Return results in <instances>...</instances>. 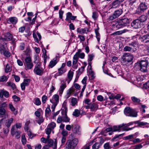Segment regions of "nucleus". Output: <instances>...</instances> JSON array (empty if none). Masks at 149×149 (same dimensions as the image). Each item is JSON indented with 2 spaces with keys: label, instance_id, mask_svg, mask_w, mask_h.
Listing matches in <instances>:
<instances>
[{
  "label": "nucleus",
  "instance_id": "obj_1",
  "mask_svg": "<svg viewBox=\"0 0 149 149\" xmlns=\"http://www.w3.org/2000/svg\"><path fill=\"white\" fill-rule=\"evenodd\" d=\"M146 58L145 60H141L140 61L136 63L134 67V70H140L141 72H146L147 71V66L148 65V61Z\"/></svg>",
  "mask_w": 149,
  "mask_h": 149
},
{
  "label": "nucleus",
  "instance_id": "obj_39",
  "mask_svg": "<svg viewBox=\"0 0 149 149\" xmlns=\"http://www.w3.org/2000/svg\"><path fill=\"white\" fill-rule=\"evenodd\" d=\"M101 146L99 144V143L97 142H95L92 146L93 149H98Z\"/></svg>",
  "mask_w": 149,
  "mask_h": 149
},
{
  "label": "nucleus",
  "instance_id": "obj_63",
  "mask_svg": "<svg viewBox=\"0 0 149 149\" xmlns=\"http://www.w3.org/2000/svg\"><path fill=\"white\" fill-rule=\"evenodd\" d=\"M51 110L49 108H47L45 110V116H47V115H48L49 112H50Z\"/></svg>",
  "mask_w": 149,
  "mask_h": 149
},
{
  "label": "nucleus",
  "instance_id": "obj_12",
  "mask_svg": "<svg viewBox=\"0 0 149 149\" xmlns=\"http://www.w3.org/2000/svg\"><path fill=\"white\" fill-rule=\"evenodd\" d=\"M66 15V17L65 19L66 21H69L70 19L74 20L77 18V16H73L72 13L70 12L67 13Z\"/></svg>",
  "mask_w": 149,
  "mask_h": 149
},
{
  "label": "nucleus",
  "instance_id": "obj_49",
  "mask_svg": "<svg viewBox=\"0 0 149 149\" xmlns=\"http://www.w3.org/2000/svg\"><path fill=\"white\" fill-rule=\"evenodd\" d=\"M61 134L62 135V137H66L68 135V132L65 130H63L61 132Z\"/></svg>",
  "mask_w": 149,
  "mask_h": 149
},
{
  "label": "nucleus",
  "instance_id": "obj_40",
  "mask_svg": "<svg viewBox=\"0 0 149 149\" xmlns=\"http://www.w3.org/2000/svg\"><path fill=\"white\" fill-rule=\"evenodd\" d=\"M134 136V134L130 135L124 137L123 138V139L125 140H130L133 138Z\"/></svg>",
  "mask_w": 149,
  "mask_h": 149
},
{
  "label": "nucleus",
  "instance_id": "obj_52",
  "mask_svg": "<svg viewBox=\"0 0 149 149\" xmlns=\"http://www.w3.org/2000/svg\"><path fill=\"white\" fill-rule=\"evenodd\" d=\"M25 61L24 65L32 62L31 58L29 57H26L25 59Z\"/></svg>",
  "mask_w": 149,
  "mask_h": 149
},
{
  "label": "nucleus",
  "instance_id": "obj_18",
  "mask_svg": "<svg viewBox=\"0 0 149 149\" xmlns=\"http://www.w3.org/2000/svg\"><path fill=\"white\" fill-rule=\"evenodd\" d=\"M139 38L141 42H143L145 43L148 42H149V34L145 35Z\"/></svg>",
  "mask_w": 149,
  "mask_h": 149
},
{
  "label": "nucleus",
  "instance_id": "obj_30",
  "mask_svg": "<svg viewBox=\"0 0 149 149\" xmlns=\"http://www.w3.org/2000/svg\"><path fill=\"white\" fill-rule=\"evenodd\" d=\"M74 72L70 70L68 74V78L69 79V81L68 82V83H69L70 81L72 79L73 76Z\"/></svg>",
  "mask_w": 149,
  "mask_h": 149
},
{
  "label": "nucleus",
  "instance_id": "obj_11",
  "mask_svg": "<svg viewBox=\"0 0 149 149\" xmlns=\"http://www.w3.org/2000/svg\"><path fill=\"white\" fill-rule=\"evenodd\" d=\"M47 142L48 143V146L49 147L52 146L53 148L54 149H56L57 147V141L55 140V141L54 143V141L53 140L51 139H48L47 140Z\"/></svg>",
  "mask_w": 149,
  "mask_h": 149
},
{
  "label": "nucleus",
  "instance_id": "obj_54",
  "mask_svg": "<svg viewBox=\"0 0 149 149\" xmlns=\"http://www.w3.org/2000/svg\"><path fill=\"white\" fill-rule=\"evenodd\" d=\"M30 123L29 121H27L25 124L24 125V130L26 131H28L29 130V125Z\"/></svg>",
  "mask_w": 149,
  "mask_h": 149
},
{
  "label": "nucleus",
  "instance_id": "obj_7",
  "mask_svg": "<svg viewBox=\"0 0 149 149\" xmlns=\"http://www.w3.org/2000/svg\"><path fill=\"white\" fill-rule=\"evenodd\" d=\"M144 24H142L137 19L134 20L131 23V26L134 29H139L144 27Z\"/></svg>",
  "mask_w": 149,
  "mask_h": 149
},
{
  "label": "nucleus",
  "instance_id": "obj_60",
  "mask_svg": "<svg viewBox=\"0 0 149 149\" xmlns=\"http://www.w3.org/2000/svg\"><path fill=\"white\" fill-rule=\"evenodd\" d=\"M12 97L15 102H16L19 101L20 100V98L19 97L15 95L13 96Z\"/></svg>",
  "mask_w": 149,
  "mask_h": 149
},
{
  "label": "nucleus",
  "instance_id": "obj_34",
  "mask_svg": "<svg viewBox=\"0 0 149 149\" xmlns=\"http://www.w3.org/2000/svg\"><path fill=\"white\" fill-rule=\"evenodd\" d=\"M137 115V112L134 109H132L131 111L130 115L129 116L136 117Z\"/></svg>",
  "mask_w": 149,
  "mask_h": 149
},
{
  "label": "nucleus",
  "instance_id": "obj_15",
  "mask_svg": "<svg viewBox=\"0 0 149 149\" xmlns=\"http://www.w3.org/2000/svg\"><path fill=\"white\" fill-rule=\"evenodd\" d=\"M125 124L123 123L122 124L118 125V126L114 125L113 127V132L116 131H120L121 128L125 126Z\"/></svg>",
  "mask_w": 149,
  "mask_h": 149
},
{
  "label": "nucleus",
  "instance_id": "obj_2",
  "mask_svg": "<svg viewBox=\"0 0 149 149\" xmlns=\"http://www.w3.org/2000/svg\"><path fill=\"white\" fill-rule=\"evenodd\" d=\"M78 143L77 138H74L72 140H68L66 143L65 149H74Z\"/></svg>",
  "mask_w": 149,
  "mask_h": 149
},
{
  "label": "nucleus",
  "instance_id": "obj_5",
  "mask_svg": "<svg viewBox=\"0 0 149 149\" xmlns=\"http://www.w3.org/2000/svg\"><path fill=\"white\" fill-rule=\"evenodd\" d=\"M123 11V10L121 8L115 11L112 15L109 16L108 19L109 21H112L121 15Z\"/></svg>",
  "mask_w": 149,
  "mask_h": 149
},
{
  "label": "nucleus",
  "instance_id": "obj_29",
  "mask_svg": "<svg viewBox=\"0 0 149 149\" xmlns=\"http://www.w3.org/2000/svg\"><path fill=\"white\" fill-rule=\"evenodd\" d=\"M74 89L72 87L70 88L68 91L66 97L67 98H68L71 95L74 91Z\"/></svg>",
  "mask_w": 149,
  "mask_h": 149
},
{
  "label": "nucleus",
  "instance_id": "obj_23",
  "mask_svg": "<svg viewBox=\"0 0 149 149\" xmlns=\"http://www.w3.org/2000/svg\"><path fill=\"white\" fill-rule=\"evenodd\" d=\"M88 29L87 28H85L84 29H79L78 28L77 29V31L78 33L81 34L83 33H87L88 31Z\"/></svg>",
  "mask_w": 149,
  "mask_h": 149
},
{
  "label": "nucleus",
  "instance_id": "obj_33",
  "mask_svg": "<svg viewBox=\"0 0 149 149\" xmlns=\"http://www.w3.org/2000/svg\"><path fill=\"white\" fill-rule=\"evenodd\" d=\"M26 70L31 69L33 66V64L32 62L25 65Z\"/></svg>",
  "mask_w": 149,
  "mask_h": 149
},
{
  "label": "nucleus",
  "instance_id": "obj_28",
  "mask_svg": "<svg viewBox=\"0 0 149 149\" xmlns=\"http://www.w3.org/2000/svg\"><path fill=\"white\" fill-rule=\"evenodd\" d=\"M132 109L130 107L125 108L124 110V113L126 116H129Z\"/></svg>",
  "mask_w": 149,
  "mask_h": 149
},
{
  "label": "nucleus",
  "instance_id": "obj_38",
  "mask_svg": "<svg viewBox=\"0 0 149 149\" xmlns=\"http://www.w3.org/2000/svg\"><path fill=\"white\" fill-rule=\"evenodd\" d=\"M6 110L4 108L0 107V115H6Z\"/></svg>",
  "mask_w": 149,
  "mask_h": 149
},
{
  "label": "nucleus",
  "instance_id": "obj_16",
  "mask_svg": "<svg viewBox=\"0 0 149 149\" xmlns=\"http://www.w3.org/2000/svg\"><path fill=\"white\" fill-rule=\"evenodd\" d=\"M3 96L6 97H8L9 96V93L7 91L3 89L0 92V97L3 98Z\"/></svg>",
  "mask_w": 149,
  "mask_h": 149
},
{
  "label": "nucleus",
  "instance_id": "obj_43",
  "mask_svg": "<svg viewBox=\"0 0 149 149\" xmlns=\"http://www.w3.org/2000/svg\"><path fill=\"white\" fill-rule=\"evenodd\" d=\"M31 52V51L29 47H28L26 48V51H24V54L25 55L27 56H29L30 55Z\"/></svg>",
  "mask_w": 149,
  "mask_h": 149
},
{
  "label": "nucleus",
  "instance_id": "obj_14",
  "mask_svg": "<svg viewBox=\"0 0 149 149\" xmlns=\"http://www.w3.org/2000/svg\"><path fill=\"white\" fill-rule=\"evenodd\" d=\"M17 21V19L16 17H11L9 18L7 20V22L8 24H15Z\"/></svg>",
  "mask_w": 149,
  "mask_h": 149
},
{
  "label": "nucleus",
  "instance_id": "obj_21",
  "mask_svg": "<svg viewBox=\"0 0 149 149\" xmlns=\"http://www.w3.org/2000/svg\"><path fill=\"white\" fill-rule=\"evenodd\" d=\"M137 19L140 21L142 24H144L143 23L145 22L147 19V17L145 15H141Z\"/></svg>",
  "mask_w": 149,
  "mask_h": 149
},
{
  "label": "nucleus",
  "instance_id": "obj_61",
  "mask_svg": "<svg viewBox=\"0 0 149 149\" xmlns=\"http://www.w3.org/2000/svg\"><path fill=\"white\" fill-rule=\"evenodd\" d=\"M59 17L60 19H62V20H63V15L64 13V12L63 11L61 10H59Z\"/></svg>",
  "mask_w": 149,
  "mask_h": 149
},
{
  "label": "nucleus",
  "instance_id": "obj_53",
  "mask_svg": "<svg viewBox=\"0 0 149 149\" xmlns=\"http://www.w3.org/2000/svg\"><path fill=\"white\" fill-rule=\"evenodd\" d=\"M44 121V119L42 117H40L39 119L37 121V123L40 125Z\"/></svg>",
  "mask_w": 149,
  "mask_h": 149
},
{
  "label": "nucleus",
  "instance_id": "obj_10",
  "mask_svg": "<svg viewBox=\"0 0 149 149\" xmlns=\"http://www.w3.org/2000/svg\"><path fill=\"white\" fill-rule=\"evenodd\" d=\"M30 81V80L29 79H24L23 82L21 84V87L22 91L25 90L26 86H28Z\"/></svg>",
  "mask_w": 149,
  "mask_h": 149
},
{
  "label": "nucleus",
  "instance_id": "obj_8",
  "mask_svg": "<svg viewBox=\"0 0 149 149\" xmlns=\"http://www.w3.org/2000/svg\"><path fill=\"white\" fill-rule=\"evenodd\" d=\"M87 105L85 106L86 109H90L91 111H93L98 107L99 105L96 103H86Z\"/></svg>",
  "mask_w": 149,
  "mask_h": 149
},
{
  "label": "nucleus",
  "instance_id": "obj_57",
  "mask_svg": "<svg viewBox=\"0 0 149 149\" xmlns=\"http://www.w3.org/2000/svg\"><path fill=\"white\" fill-rule=\"evenodd\" d=\"M6 49V47H5L4 46L2 45H0V51L1 53L2 52H4Z\"/></svg>",
  "mask_w": 149,
  "mask_h": 149
},
{
  "label": "nucleus",
  "instance_id": "obj_13",
  "mask_svg": "<svg viewBox=\"0 0 149 149\" xmlns=\"http://www.w3.org/2000/svg\"><path fill=\"white\" fill-rule=\"evenodd\" d=\"M43 71L44 70L43 69L37 67L35 68L33 71L35 73L39 76L42 75L43 73Z\"/></svg>",
  "mask_w": 149,
  "mask_h": 149
},
{
  "label": "nucleus",
  "instance_id": "obj_20",
  "mask_svg": "<svg viewBox=\"0 0 149 149\" xmlns=\"http://www.w3.org/2000/svg\"><path fill=\"white\" fill-rule=\"evenodd\" d=\"M120 20L124 27L127 26L130 22L129 19L127 18H124Z\"/></svg>",
  "mask_w": 149,
  "mask_h": 149
},
{
  "label": "nucleus",
  "instance_id": "obj_47",
  "mask_svg": "<svg viewBox=\"0 0 149 149\" xmlns=\"http://www.w3.org/2000/svg\"><path fill=\"white\" fill-rule=\"evenodd\" d=\"M104 149H111V147L110 146L109 143V142L105 143L104 145Z\"/></svg>",
  "mask_w": 149,
  "mask_h": 149
},
{
  "label": "nucleus",
  "instance_id": "obj_26",
  "mask_svg": "<svg viewBox=\"0 0 149 149\" xmlns=\"http://www.w3.org/2000/svg\"><path fill=\"white\" fill-rule=\"evenodd\" d=\"M114 26L115 28H117V29H119L124 27L120 20L116 23Z\"/></svg>",
  "mask_w": 149,
  "mask_h": 149
},
{
  "label": "nucleus",
  "instance_id": "obj_46",
  "mask_svg": "<svg viewBox=\"0 0 149 149\" xmlns=\"http://www.w3.org/2000/svg\"><path fill=\"white\" fill-rule=\"evenodd\" d=\"M132 48L128 46H126L124 48L123 50L124 52H130L132 49Z\"/></svg>",
  "mask_w": 149,
  "mask_h": 149
},
{
  "label": "nucleus",
  "instance_id": "obj_27",
  "mask_svg": "<svg viewBox=\"0 0 149 149\" xmlns=\"http://www.w3.org/2000/svg\"><path fill=\"white\" fill-rule=\"evenodd\" d=\"M113 132V128L112 127H109L107 128L105 130L103 131H102L100 133V134L101 135H103L104 136H105L106 135L104 134V133H106L108 132Z\"/></svg>",
  "mask_w": 149,
  "mask_h": 149
},
{
  "label": "nucleus",
  "instance_id": "obj_9",
  "mask_svg": "<svg viewBox=\"0 0 149 149\" xmlns=\"http://www.w3.org/2000/svg\"><path fill=\"white\" fill-rule=\"evenodd\" d=\"M72 131L74 133L81 134L80 127L78 125H72Z\"/></svg>",
  "mask_w": 149,
  "mask_h": 149
},
{
  "label": "nucleus",
  "instance_id": "obj_31",
  "mask_svg": "<svg viewBox=\"0 0 149 149\" xmlns=\"http://www.w3.org/2000/svg\"><path fill=\"white\" fill-rule=\"evenodd\" d=\"M99 29V28L98 27L97 29H95V31L96 34V37L98 42L100 41V34L98 32Z\"/></svg>",
  "mask_w": 149,
  "mask_h": 149
},
{
  "label": "nucleus",
  "instance_id": "obj_19",
  "mask_svg": "<svg viewBox=\"0 0 149 149\" xmlns=\"http://www.w3.org/2000/svg\"><path fill=\"white\" fill-rule=\"evenodd\" d=\"M121 3L118 0H115L113 1L111 3V8H116L118 7Z\"/></svg>",
  "mask_w": 149,
  "mask_h": 149
},
{
  "label": "nucleus",
  "instance_id": "obj_42",
  "mask_svg": "<svg viewBox=\"0 0 149 149\" xmlns=\"http://www.w3.org/2000/svg\"><path fill=\"white\" fill-rule=\"evenodd\" d=\"M3 54L4 56L7 57H9L10 56V53L6 49L3 52Z\"/></svg>",
  "mask_w": 149,
  "mask_h": 149
},
{
  "label": "nucleus",
  "instance_id": "obj_35",
  "mask_svg": "<svg viewBox=\"0 0 149 149\" xmlns=\"http://www.w3.org/2000/svg\"><path fill=\"white\" fill-rule=\"evenodd\" d=\"M8 78V76H6L3 75V76L0 77V82H4L6 81L7 80Z\"/></svg>",
  "mask_w": 149,
  "mask_h": 149
},
{
  "label": "nucleus",
  "instance_id": "obj_41",
  "mask_svg": "<svg viewBox=\"0 0 149 149\" xmlns=\"http://www.w3.org/2000/svg\"><path fill=\"white\" fill-rule=\"evenodd\" d=\"M80 114V112L78 110L75 109L74 111L73 112L72 115L73 116L76 117H78Z\"/></svg>",
  "mask_w": 149,
  "mask_h": 149
},
{
  "label": "nucleus",
  "instance_id": "obj_64",
  "mask_svg": "<svg viewBox=\"0 0 149 149\" xmlns=\"http://www.w3.org/2000/svg\"><path fill=\"white\" fill-rule=\"evenodd\" d=\"M128 45L130 46H132L134 47H135L137 45V42L136 41H133L131 43H129Z\"/></svg>",
  "mask_w": 149,
  "mask_h": 149
},
{
  "label": "nucleus",
  "instance_id": "obj_48",
  "mask_svg": "<svg viewBox=\"0 0 149 149\" xmlns=\"http://www.w3.org/2000/svg\"><path fill=\"white\" fill-rule=\"evenodd\" d=\"M131 99L132 101L134 102H141L140 99L139 98H137L135 97H131Z\"/></svg>",
  "mask_w": 149,
  "mask_h": 149
},
{
  "label": "nucleus",
  "instance_id": "obj_58",
  "mask_svg": "<svg viewBox=\"0 0 149 149\" xmlns=\"http://www.w3.org/2000/svg\"><path fill=\"white\" fill-rule=\"evenodd\" d=\"M146 107V106L145 105H141V107H140V109L141 111H142V112L144 113L146 112V111L144 109Z\"/></svg>",
  "mask_w": 149,
  "mask_h": 149
},
{
  "label": "nucleus",
  "instance_id": "obj_4",
  "mask_svg": "<svg viewBox=\"0 0 149 149\" xmlns=\"http://www.w3.org/2000/svg\"><path fill=\"white\" fill-rule=\"evenodd\" d=\"M133 56L129 53H125L123 55L121 59L124 63H127L131 62L133 59Z\"/></svg>",
  "mask_w": 149,
  "mask_h": 149
},
{
  "label": "nucleus",
  "instance_id": "obj_25",
  "mask_svg": "<svg viewBox=\"0 0 149 149\" xmlns=\"http://www.w3.org/2000/svg\"><path fill=\"white\" fill-rule=\"evenodd\" d=\"M57 62L58 61L57 60V58L56 57L50 61L49 66L51 68H52L56 64Z\"/></svg>",
  "mask_w": 149,
  "mask_h": 149
},
{
  "label": "nucleus",
  "instance_id": "obj_51",
  "mask_svg": "<svg viewBox=\"0 0 149 149\" xmlns=\"http://www.w3.org/2000/svg\"><path fill=\"white\" fill-rule=\"evenodd\" d=\"M5 71L6 73L10 72L11 71V69L9 64H8L6 65Z\"/></svg>",
  "mask_w": 149,
  "mask_h": 149
},
{
  "label": "nucleus",
  "instance_id": "obj_22",
  "mask_svg": "<svg viewBox=\"0 0 149 149\" xmlns=\"http://www.w3.org/2000/svg\"><path fill=\"white\" fill-rule=\"evenodd\" d=\"M13 38V35L9 32H7L4 33V39L7 40H12Z\"/></svg>",
  "mask_w": 149,
  "mask_h": 149
},
{
  "label": "nucleus",
  "instance_id": "obj_3",
  "mask_svg": "<svg viewBox=\"0 0 149 149\" xmlns=\"http://www.w3.org/2000/svg\"><path fill=\"white\" fill-rule=\"evenodd\" d=\"M67 110L65 111H61L62 116L59 115L57 120V122L58 123H60L62 122L65 123L68 122L70 121V118H69L67 115Z\"/></svg>",
  "mask_w": 149,
  "mask_h": 149
},
{
  "label": "nucleus",
  "instance_id": "obj_37",
  "mask_svg": "<svg viewBox=\"0 0 149 149\" xmlns=\"http://www.w3.org/2000/svg\"><path fill=\"white\" fill-rule=\"evenodd\" d=\"M135 124H137L139 126H144L148 124L146 122H140L139 121H135Z\"/></svg>",
  "mask_w": 149,
  "mask_h": 149
},
{
  "label": "nucleus",
  "instance_id": "obj_50",
  "mask_svg": "<svg viewBox=\"0 0 149 149\" xmlns=\"http://www.w3.org/2000/svg\"><path fill=\"white\" fill-rule=\"evenodd\" d=\"M66 141V137H62L61 140V146H64Z\"/></svg>",
  "mask_w": 149,
  "mask_h": 149
},
{
  "label": "nucleus",
  "instance_id": "obj_32",
  "mask_svg": "<svg viewBox=\"0 0 149 149\" xmlns=\"http://www.w3.org/2000/svg\"><path fill=\"white\" fill-rule=\"evenodd\" d=\"M13 118H11L7 121L5 123V125L8 128H9L13 123Z\"/></svg>",
  "mask_w": 149,
  "mask_h": 149
},
{
  "label": "nucleus",
  "instance_id": "obj_17",
  "mask_svg": "<svg viewBox=\"0 0 149 149\" xmlns=\"http://www.w3.org/2000/svg\"><path fill=\"white\" fill-rule=\"evenodd\" d=\"M7 84L8 86H10L12 88V89L14 90L13 92L14 93H16V92H17V90L16 86L14 83L8 81L7 83Z\"/></svg>",
  "mask_w": 149,
  "mask_h": 149
},
{
  "label": "nucleus",
  "instance_id": "obj_62",
  "mask_svg": "<svg viewBox=\"0 0 149 149\" xmlns=\"http://www.w3.org/2000/svg\"><path fill=\"white\" fill-rule=\"evenodd\" d=\"M33 38L34 39V40L36 42L38 43L39 42V39L37 38V35L36 33H33Z\"/></svg>",
  "mask_w": 149,
  "mask_h": 149
},
{
  "label": "nucleus",
  "instance_id": "obj_55",
  "mask_svg": "<svg viewBox=\"0 0 149 149\" xmlns=\"http://www.w3.org/2000/svg\"><path fill=\"white\" fill-rule=\"evenodd\" d=\"M53 98L54 100L56 102H58L59 96L58 95L55 94L53 96Z\"/></svg>",
  "mask_w": 149,
  "mask_h": 149
},
{
  "label": "nucleus",
  "instance_id": "obj_44",
  "mask_svg": "<svg viewBox=\"0 0 149 149\" xmlns=\"http://www.w3.org/2000/svg\"><path fill=\"white\" fill-rule=\"evenodd\" d=\"M56 123L54 122H51L49 124L48 126V127L50 128L52 130L53 129L56 127Z\"/></svg>",
  "mask_w": 149,
  "mask_h": 149
},
{
  "label": "nucleus",
  "instance_id": "obj_36",
  "mask_svg": "<svg viewBox=\"0 0 149 149\" xmlns=\"http://www.w3.org/2000/svg\"><path fill=\"white\" fill-rule=\"evenodd\" d=\"M58 71L57 73H56V76H59L63 74L65 72V71H64L63 69L61 68H59L58 70Z\"/></svg>",
  "mask_w": 149,
  "mask_h": 149
},
{
  "label": "nucleus",
  "instance_id": "obj_56",
  "mask_svg": "<svg viewBox=\"0 0 149 149\" xmlns=\"http://www.w3.org/2000/svg\"><path fill=\"white\" fill-rule=\"evenodd\" d=\"M62 108H63V109L61 111H64V112L67 110V112L68 111V108L66 106V103H63L62 105Z\"/></svg>",
  "mask_w": 149,
  "mask_h": 149
},
{
  "label": "nucleus",
  "instance_id": "obj_24",
  "mask_svg": "<svg viewBox=\"0 0 149 149\" xmlns=\"http://www.w3.org/2000/svg\"><path fill=\"white\" fill-rule=\"evenodd\" d=\"M66 87V85L65 82L62 83L60 86L59 89V95H61L62 94L64 89Z\"/></svg>",
  "mask_w": 149,
  "mask_h": 149
},
{
  "label": "nucleus",
  "instance_id": "obj_59",
  "mask_svg": "<svg viewBox=\"0 0 149 149\" xmlns=\"http://www.w3.org/2000/svg\"><path fill=\"white\" fill-rule=\"evenodd\" d=\"M120 136H119V134L118 135H116L112 139V141H115L118 140L117 139H120Z\"/></svg>",
  "mask_w": 149,
  "mask_h": 149
},
{
  "label": "nucleus",
  "instance_id": "obj_6",
  "mask_svg": "<svg viewBox=\"0 0 149 149\" xmlns=\"http://www.w3.org/2000/svg\"><path fill=\"white\" fill-rule=\"evenodd\" d=\"M148 9V4H140L136 10V13L139 14L143 13Z\"/></svg>",
  "mask_w": 149,
  "mask_h": 149
},
{
  "label": "nucleus",
  "instance_id": "obj_45",
  "mask_svg": "<svg viewBox=\"0 0 149 149\" xmlns=\"http://www.w3.org/2000/svg\"><path fill=\"white\" fill-rule=\"evenodd\" d=\"M114 103H108L107 104H106V103H98V105H100L102 108H104L106 105H111L113 104Z\"/></svg>",
  "mask_w": 149,
  "mask_h": 149
}]
</instances>
